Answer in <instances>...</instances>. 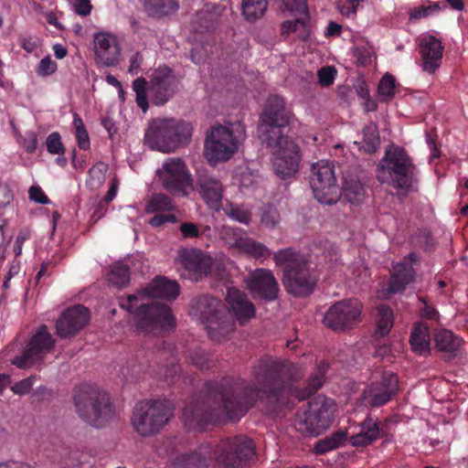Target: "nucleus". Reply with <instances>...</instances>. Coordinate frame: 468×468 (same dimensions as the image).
<instances>
[{"instance_id":"nucleus-1","label":"nucleus","mask_w":468,"mask_h":468,"mask_svg":"<svg viewBox=\"0 0 468 468\" xmlns=\"http://www.w3.org/2000/svg\"><path fill=\"white\" fill-rule=\"evenodd\" d=\"M252 376L259 387L234 377L207 383L205 390L191 397L183 409L184 427L203 431L210 424L239 421L258 399L270 402L271 410H276L284 403L292 384L302 378L303 372L292 362L262 356L252 366Z\"/></svg>"},{"instance_id":"nucleus-2","label":"nucleus","mask_w":468,"mask_h":468,"mask_svg":"<svg viewBox=\"0 0 468 468\" xmlns=\"http://www.w3.org/2000/svg\"><path fill=\"white\" fill-rule=\"evenodd\" d=\"M255 456V444L245 435L205 442L193 452L176 457L170 468H207L214 461L218 468H246Z\"/></svg>"},{"instance_id":"nucleus-3","label":"nucleus","mask_w":468,"mask_h":468,"mask_svg":"<svg viewBox=\"0 0 468 468\" xmlns=\"http://www.w3.org/2000/svg\"><path fill=\"white\" fill-rule=\"evenodd\" d=\"M189 314L206 325L207 335L213 341H224L235 330L233 314L229 307L213 295L200 294L194 297L190 302Z\"/></svg>"},{"instance_id":"nucleus-4","label":"nucleus","mask_w":468,"mask_h":468,"mask_svg":"<svg viewBox=\"0 0 468 468\" xmlns=\"http://www.w3.org/2000/svg\"><path fill=\"white\" fill-rule=\"evenodd\" d=\"M273 261L277 266L283 268L282 283L288 293L296 297H306L313 293L317 278L310 271L306 256L286 248L275 252Z\"/></svg>"},{"instance_id":"nucleus-5","label":"nucleus","mask_w":468,"mask_h":468,"mask_svg":"<svg viewBox=\"0 0 468 468\" xmlns=\"http://www.w3.org/2000/svg\"><path fill=\"white\" fill-rule=\"evenodd\" d=\"M377 177L381 183L410 191L417 187L420 171L403 148L390 146L378 165Z\"/></svg>"},{"instance_id":"nucleus-6","label":"nucleus","mask_w":468,"mask_h":468,"mask_svg":"<svg viewBox=\"0 0 468 468\" xmlns=\"http://www.w3.org/2000/svg\"><path fill=\"white\" fill-rule=\"evenodd\" d=\"M72 399L79 417L87 423L101 428L114 414L110 395L97 386L82 384L73 389Z\"/></svg>"},{"instance_id":"nucleus-7","label":"nucleus","mask_w":468,"mask_h":468,"mask_svg":"<svg viewBox=\"0 0 468 468\" xmlns=\"http://www.w3.org/2000/svg\"><path fill=\"white\" fill-rule=\"evenodd\" d=\"M147 85L144 78H137L133 82L136 103L144 112L149 108L147 90L154 104L164 105L173 97L177 87L173 70L167 66L158 67L152 74L149 87Z\"/></svg>"},{"instance_id":"nucleus-8","label":"nucleus","mask_w":468,"mask_h":468,"mask_svg":"<svg viewBox=\"0 0 468 468\" xmlns=\"http://www.w3.org/2000/svg\"><path fill=\"white\" fill-rule=\"evenodd\" d=\"M245 137V125L241 122L231 123L229 127L216 126L207 134L204 155L212 165L227 161L238 151Z\"/></svg>"},{"instance_id":"nucleus-9","label":"nucleus","mask_w":468,"mask_h":468,"mask_svg":"<svg viewBox=\"0 0 468 468\" xmlns=\"http://www.w3.org/2000/svg\"><path fill=\"white\" fill-rule=\"evenodd\" d=\"M174 410L175 406L168 399L139 401L133 411V427L143 437L154 436L169 422Z\"/></svg>"},{"instance_id":"nucleus-10","label":"nucleus","mask_w":468,"mask_h":468,"mask_svg":"<svg viewBox=\"0 0 468 468\" xmlns=\"http://www.w3.org/2000/svg\"><path fill=\"white\" fill-rule=\"evenodd\" d=\"M191 135L190 123L169 118L154 121L145 133V140L152 149L170 153L186 144Z\"/></svg>"},{"instance_id":"nucleus-11","label":"nucleus","mask_w":468,"mask_h":468,"mask_svg":"<svg viewBox=\"0 0 468 468\" xmlns=\"http://www.w3.org/2000/svg\"><path fill=\"white\" fill-rule=\"evenodd\" d=\"M336 411L334 399L318 396L308 402L307 409L297 411L294 427L303 435L318 436L331 426Z\"/></svg>"},{"instance_id":"nucleus-12","label":"nucleus","mask_w":468,"mask_h":468,"mask_svg":"<svg viewBox=\"0 0 468 468\" xmlns=\"http://www.w3.org/2000/svg\"><path fill=\"white\" fill-rule=\"evenodd\" d=\"M290 112L285 108L283 99L278 95L268 98L263 112L260 117L258 133L265 144H276L275 137L285 136L284 129L289 125Z\"/></svg>"},{"instance_id":"nucleus-13","label":"nucleus","mask_w":468,"mask_h":468,"mask_svg":"<svg viewBox=\"0 0 468 468\" xmlns=\"http://www.w3.org/2000/svg\"><path fill=\"white\" fill-rule=\"evenodd\" d=\"M164 188L176 197H188L195 194L193 179L181 159L168 158L156 171Z\"/></svg>"},{"instance_id":"nucleus-14","label":"nucleus","mask_w":468,"mask_h":468,"mask_svg":"<svg viewBox=\"0 0 468 468\" xmlns=\"http://www.w3.org/2000/svg\"><path fill=\"white\" fill-rule=\"evenodd\" d=\"M310 186L318 203L321 205L336 204L339 188L332 163L321 160L312 165Z\"/></svg>"},{"instance_id":"nucleus-15","label":"nucleus","mask_w":468,"mask_h":468,"mask_svg":"<svg viewBox=\"0 0 468 468\" xmlns=\"http://www.w3.org/2000/svg\"><path fill=\"white\" fill-rule=\"evenodd\" d=\"M362 309L356 299L338 301L324 313L323 324L335 333L351 330L360 322Z\"/></svg>"},{"instance_id":"nucleus-16","label":"nucleus","mask_w":468,"mask_h":468,"mask_svg":"<svg viewBox=\"0 0 468 468\" xmlns=\"http://www.w3.org/2000/svg\"><path fill=\"white\" fill-rule=\"evenodd\" d=\"M276 144H266L272 149L275 173L282 179L294 176L300 166L301 154L298 144L287 135L275 137Z\"/></svg>"},{"instance_id":"nucleus-17","label":"nucleus","mask_w":468,"mask_h":468,"mask_svg":"<svg viewBox=\"0 0 468 468\" xmlns=\"http://www.w3.org/2000/svg\"><path fill=\"white\" fill-rule=\"evenodd\" d=\"M56 340L48 332L46 324H41L36 333L31 336L29 343L22 355L14 357L12 364L19 368H27L36 361L50 353L55 346Z\"/></svg>"},{"instance_id":"nucleus-18","label":"nucleus","mask_w":468,"mask_h":468,"mask_svg":"<svg viewBox=\"0 0 468 468\" xmlns=\"http://www.w3.org/2000/svg\"><path fill=\"white\" fill-rule=\"evenodd\" d=\"M136 328L144 332H151L158 327L174 326V317L168 305L160 303L141 304L134 311Z\"/></svg>"},{"instance_id":"nucleus-19","label":"nucleus","mask_w":468,"mask_h":468,"mask_svg":"<svg viewBox=\"0 0 468 468\" xmlns=\"http://www.w3.org/2000/svg\"><path fill=\"white\" fill-rule=\"evenodd\" d=\"M176 263L181 277L198 282L208 275L212 268V259L198 249H183L178 251Z\"/></svg>"},{"instance_id":"nucleus-20","label":"nucleus","mask_w":468,"mask_h":468,"mask_svg":"<svg viewBox=\"0 0 468 468\" xmlns=\"http://www.w3.org/2000/svg\"><path fill=\"white\" fill-rule=\"evenodd\" d=\"M248 290L254 298L272 302L278 298L279 283L271 271L256 269L245 279Z\"/></svg>"},{"instance_id":"nucleus-21","label":"nucleus","mask_w":468,"mask_h":468,"mask_svg":"<svg viewBox=\"0 0 468 468\" xmlns=\"http://www.w3.org/2000/svg\"><path fill=\"white\" fill-rule=\"evenodd\" d=\"M399 390V379L392 372H384L378 381L364 390L365 400L371 407H380L388 403Z\"/></svg>"},{"instance_id":"nucleus-22","label":"nucleus","mask_w":468,"mask_h":468,"mask_svg":"<svg viewBox=\"0 0 468 468\" xmlns=\"http://www.w3.org/2000/svg\"><path fill=\"white\" fill-rule=\"evenodd\" d=\"M90 321L87 307L77 304L66 309L56 322V334L61 338L76 335Z\"/></svg>"},{"instance_id":"nucleus-23","label":"nucleus","mask_w":468,"mask_h":468,"mask_svg":"<svg viewBox=\"0 0 468 468\" xmlns=\"http://www.w3.org/2000/svg\"><path fill=\"white\" fill-rule=\"evenodd\" d=\"M94 48L98 63L106 67H113L118 64L121 48L114 35L106 32L95 34Z\"/></svg>"},{"instance_id":"nucleus-24","label":"nucleus","mask_w":468,"mask_h":468,"mask_svg":"<svg viewBox=\"0 0 468 468\" xmlns=\"http://www.w3.org/2000/svg\"><path fill=\"white\" fill-rule=\"evenodd\" d=\"M443 49L441 41L434 36H424L420 39L419 52L420 55V66L423 71L432 74L441 67Z\"/></svg>"},{"instance_id":"nucleus-25","label":"nucleus","mask_w":468,"mask_h":468,"mask_svg":"<svg viewBox=\"0 0 468 468\" xmlns=\"http://www.w3.org/2000/svg\"><path fill=\"white\" fill-rule=\"evenodd\" d=\"M226 301L229 304L234 316L239 323L243 325L255 316V306L250 302L247 294L235 288H229L227 291Z\"/></svg>"},{"instance_id":"nucleus-26","label":"nucleus","mask_w":468,"mask_h":468,"mask_svg":"<svg viewBox=\"0 0 468 468\" xmlns=\"http://www.w3.org/2000/svg\"><path fill=\"white\" fill-rule=\"evenodd\" d=\"M179 292L178 282L165 276H156L145 288L142 289V293L147 295V298L174 300Z\"/></svg>"},{"instance_id":"nucleus-27","label":"nucleus","mask_w":468,"mask_h":468,"mask_svg":"<svg viewBox=\"0 0 468 468\" xmlns=\"http://www.w3.org/2000/svg\"><path fill=\"white\" fill-rule=\"evenodd\" d=\"M197 189L207 205H221L223 186L219 180L213 177H200Z\"/></svg>"},{"instance_id":"nucleus-28","label":"nucleus","mask_w":468,"mask_h":468,"mask_svg":"<svg viewBox=\"0 0 468 468\" xmlns=\"http://www.w3.org/2000/svg\"><path fill=\"white\" fill-rule=\"evenodd\" d=\"M416 271L411 265L400 262L394 266V271L388 282V291L392 293L401 292L414 282Z\"/></svg>"},{"instance_id":"nucleus-29","label":"nucleus","mask_w":468,"mask_h":468,"mask_svg":"<svg viewBox=\"0 0 468 468\" xmlns=\"http://www.w3.org/2000/svg\"><path fill=\"white\" fill-rule=\"evenodd\" d=\"M340 196L344 201L348 202L350 205H359L364 202L366 190L356 177H349L347 175H345Z\"/></svg>"},{"instance_id":"nucleus-30","label":"nucleus","mask_w":468,"mask_h":468,"mask_svg":"<svg viewBox=\"0 0 468 468\" xmlns=\"http://www.w3.org/2000/svg\"><path fill=\"white\" fill-rule=\"evenodd\" d=\"M380 436V430L378 423L374 421L371 418L367 417L362 422V431L350 437V443L356 447L367 446Z\"/></svg>"},{"instance_id":"nucleus-31","label":"nucleus","mask_w":468,"mask_h":468,"mask_svg":"<svg viewBox=\"0 0 468 468\" xmlns=\"http://www.w3.org/2000/svg\"><path fill=\"white\" fill-rule=\"evenodd\" d=\"M231 245L256 259L271 256V250L264 244L248 237H239Z\"/></svg>"},{"instance_id":"nucleus-32","label":"nucleus","mask_w":468,"mask_h":468,"mask_svg":"<svg viewBox=\"0 0 468 468\" xmlns=\"http://www.w3.org/2000/svg\"><path fill=\"white\" fill-rule=\"evenodd\" d=\"M178 8V0H145L144 2L145 12L153 17H164L173 15Z\"/></svg>"},{"instance_id":"nucleus-33","label":"nucleus","mask_w":468,"mask_h":468,"mask_svg":"<svg viewBox=\"0 0 468 468\" xmlns=\"http://www.w3.org/2000/svg\"><path fill=\"white\" fill-rule=\"evenodd\" d=\"M411 349L418 355L430 352L429 327L422 323H418L412 329L410 338Z\"/></svg>"},{"instance_id":"nucleus-34","label":"nucleus","mask_w":468,"mask_h":468,"mask_svg":"<svg viewBox=\"0 0 468 468\" xmlns=\"http://www.w3.org/2000/svg\"><path fill=\"white\" fill-rule=\"evenodd\" d=\"M435 348L439 352L455 354L461 346L462 339L447 329H441L434 334Z\"/></svg>"},{"instance_id":"nucleus-35","label":"nucleus","mask_w":468,"mask_h":468,"mask_svg":"<svg viewBox=\"0 0 468 468\" xmlns=\"http://www.w3.org/2000/svg\"><path fill=\"white\" fill-rule=\"evenodd\" d=\"M347 436L346 431H338L330 436L316 441L314 446V452L316 454H324L332 450L338 448L346 441Z\"/></svg>"},{"instance_id":"nucleus-36","label":"nucleus","mask_w":468,"mask_h":468,"mask_svg":"<svg viewBox=\"0 0 468 468\" xmlns=\"http://www.w3.org/2000/svg\"><path fill=\"white\" fill-rule=\"evenodd\" d=\"M291 33H295L300 40H307L310 36L308 25L303 18H296L295 20H286L281 26V34L288 37Z\"/></svg>"},{"instance_id":"nucleus-37","label":"nucleus","mask_w":468,"mask_h":468,"mask_svg":"<svg viewBox=\"0 0 468 468\" xmlns=\"http://www.w3.org/2000/svg\"><path fill=\"white\" fill-rule=\"evenodd\" d=\"M107 280L113 285L122 288L130 282V269L122 262H115L110 266Z\"/></svg>"},{"instance_id":"nucleus-38","label":"nucleus","mask_w":468,"mask_h":468,"mask_svg":"<svg viewBox=\"0 0 468 468\" xmlns=\"http://www.w3.org/2000/svg\"><path fill=\"white\" fill-rule=\"evenodd\" d=\"M268 7V0H242V13L247 20L261 17Z\"/></svg>"},{"instance_id":"nucleus-39","label":"nucleus","mask_w":468,"mask_h":468,"mask_svg":"<svg viewBox=\"0 0 468 468\" xmlns=\"http://www.w3.org/2000/svg\"><path fill=\"white\" fill-rule=\"evenodd\" d=\"M328 369V366L324 363H322L318 366L316 370L313 372L307 381L306 386L304 388V396L309 397L314 394L324 382V375Z\"/></svg>"},{"instance_id":"nucleus-40","label":"nucleus","mask_w":468,"mask_h":468,"mask_svg":"<svg viewBox=\"0 0 468 468\" xmlns=\"http://www.w3.org/2000/svg\"><path fill=\"white\" fill-rule=\"evenodd\" d=\"M380 144L378 127L375 123H370L363 129L362 147L367 153L372 154L377 151Z\"/></svg>"},{"instance_id":"nucleus-41","label":"nucleus","mask_w":468,"mask_h":468,"mask_svg":"<svg viewBox=\"0 0 468 468\" xmlns=\"http://www.w3.org/2000/svg\"><path fill=\"white\" fill-rule=\"evenodd\" d=\"M410 239L415 247L425 251H431L436 247L435 239L428 229H419Z\"/></svg>"},{"instance_id":"nucleus-42","label":"nucleus","mask_w":468,"mask_h":468,"mask_svg":"<svg viewBox=\"0 0 468 468\" xmlns=\"http://www.w3.org/2000/svg\"><path fill=\"white\" fill-rule=\"evenodd\" d=\"M379 318L377 324V334L384 336L388 335L393 325L392 310L389 306L382 304L378 306Z\"/></svg>"},{"instance_id":"nucleus-43","label":"nucleus","mask_w":468,"mask_h":468,"mask_svg":"<svg viewBox=\"0 0 468 468\" xmlns=\"http://www.w3.org/2000/svg\"><path fill=\"white\" fill-rule=\"evenodd\" d=\"M73 126L78 146L81 150L90 148V136L81 117L78 113L73 114Z\"/></svg>"},{"instance_id":"nucleus-44","label":"nucleus","mask_w":468,"mask_h":468,"mask_svg":"<svg viewBox=\"0 0 468 468\" xmlns=\"http://www.w3.org/2000/svg\"><path fill=\"white\" fill-rule=\"evenodd\" d=\"M191 363L199 369H207L215 366L210 355L200 347H196L189 352Z\"/></svg>"},{"instance_id":"nucleus-45","label":"nucleus","mask_w":468,"mask_h":468,"mask_svg":"<svg viewBox=\"0 0 468 468\" xmlns=\"http://www.w3.org/2000/svg\"><path fill=\"white\" fill-rule=\"evenodd\" d=\"M215 21L213 19V15L207 11H201L197 13L195 21L193 23V27L200 32H210L214 29Z\"/></svg>"},{"instance_id":"nucleus-46","label":"nucleus","mask_w":468,"mask_h":468,"mask_svg":"<svg viewBox=\"0 0 468 468\" xmlns=\"http://www.w3.org/2000/svg\"><path fill=\"white\" fill-rule=\"evenodd\" d=\"M282 6L295 16H309V9L306 0H282Z\"/></svg>"},{"instance_id":"nucleus-47","label":"nucleus","mask_w":468,"mask_h":468,"mask_svg":"<svg viewBox=\"0 0 468 468\" xmlns=\"http://www.w3.org/2000/svg\"><path fill=\"white\" fill-rule=\"evenodd\" d=\"M47 151L51 154L64 155L65 146L58 132L51 133L46 139Z\"/></svg>"},{"instance_id":"nucleus-48","label":"nucleus","mask_w":468,"mask_h":468,"mask_svg":"<svg viewBox=\"0 0 468 468\" xmlns=\"http://www.w3.org/2000/svg\"><path fill=\"white\" fill-rule=\"evenodd\" d=\"M216 211H219L220 207H215ZM227 216L240 223H249L250 220V213L241 209L239 207H221Z\"/></svg>"},{"instance_id":"nucleus-49","label":"nucleus","mask_w":468,"mask_h":468,"mask_svg":"<svg viewBox=\"0 0 468 468\" xmlns=\"http://www.w3.org/2000/svg\"><path fill=\"white\" fill-rule=\"evenodd\" d=\"M378 93L388 99H391L395 95V79L390 74L382 77L378 84Z\"/></svg>"},{"instance_id":"nucleus-50","label":"nucleus","mask_w":468,"mask_h":468,"mask_svg":"<svg viewBox=\"0 0 468 468\" xmlns=\"http://www.w3.org/2000/svg\"><path fill=\"white\" fill-rule=\"evenodd\" d=\"M280 220V214L276 207H265L261 213V223L269 228H273Z\"/></svg>"},{"instance_id":"nucleus-51","label":"nucleus","mask_w":468,"mask_h":468,"mask_svg":"<svg viewBox=\"0 0 468 468\" xmlns=\"http://www.w3.org/2000/svg\"><path fill=\"white\" fill-rule=\"evenodd\" d=\"M363 0H338L337 7L340 13L346 16H352L356 14L357 8Z\"/></svg>"},{"instance_id":"nucleus-52","label":"nucleus","mask_w":468,"mask_h":468,"mask_svg":"<svg viewBox=\"0 0 468 468\" xmlns=\"http://www.w3.org/2000/svg\"><path fill=\"white\" fill-rule=\"evenodd\" d=\"M336 70L333 67H322L318 72V81L324 87L332 85L335 81Z\"/></svg>"},{"instance_id":"nucleus-53","label":"nucleus","mask_w":468,"mask_h":468,"mask_svg":"<svg viewBox=\"0 0 468 468\" xmlns=\"http://www.w3.org/2000/svg\"><path fill=\"white\" fill-rule=\"evenodd\" d=\"M22 147L27 154H32L37 147V135L34 131H27L21 141Z\"/></svg>"},{"instance_id":"nucleus-54","label":"nucleus","mask_w":468,"mask_h":468,"mask_svg":"<svg viewBox=\"0 0 468 468\" xmlns=\"http://www.w3.org/2000/svg\"><path fill=\"white\" fill-rule=\"evenodd\" d=\"M28 196H29V199L32 202L38 203L41 205H47L48 203H49V199H48V196L45 194L43 189L37 185L32 186L29 188Z\"/></svg>"},{"instance_id":"nucleus-55","label":"nucleus","mask_w":468,"mask_h":468,"mask_svg":"<svg viewBox=\"0 0 468 468\" xmlns=\"http://www.w3.org/2000/svg\"><path fill=\"white\" fill-rule=\"evenodd\" d=\"M34 379H35L34 377L24 378V379L16 382L14 386H12L11 390L15 394H17L19 396L26 395L31 390V388L33 387Z\"/></svg>"},{"instance_id":"nucleus-56","label":"nucleus","mask_w":468,"mask_h":468,"mask_svg":"<svg viewBox=\"0 0 468 468\" xmlns=\"http://www.w3.org/2000/svg\"><path fill=\"white\" fill-rule=\"evenodd\" d=\"M57 70V64L49 56L43 58L37 67V73L42 76H47L54 73Z\"/></svg>"},{"instance_id":"nucleus-57","label":"nucleus","mask_w":468,"mask_h":468,"mask_svg":"<svg viewBox=\"0 0 468 468\" xmlns=\"http://www.w3.org/2000/svg\"><path fill=\"white\" fill-rule=\"evenodd\" d=\"M176 217L171 213L155 214L149 219V224L153 227H160L166 222H176Z\"/></svg>"},{"instance_id":"nucleus-58","label":"nucleus","mask_w":468,"mask_h":468,"mask_svg":"<svg viewBox=\"0 0 468 468\" xmlns=\"http://www.w3.org/2000/svg\"><path fill=\"white\" fill-rule=\"evenodd\" d=\"M18 43L21 48L27 53H33L38 48V41L36 37H27L20 36L18 37Z\"/></svg>"},{"instance_id":"nucleus-59","label":"nucleus","mask_w":468,"mask_h":468,"mask_svg":"<svg viewBox=\"0 0 468 468\" xmlns=\"http://www.w3.org/2000/svg\"><path fill=\"white\" fill-rule=\"evenodd\" d=\"M143 56L140 52H135L130 58V66L128 72L132 75H137L141 69L143 64Z\"/></svg>"},{"instance_id":"nucleus-60","label":"nucleus","mask_w":468,"mask_h":468,"mask_svg":"<svg viewBox=\"0 0 468 468\" xmlns=\"http://www.w3.org/2000/svg\"><path fill=\"white\" fill-rule=\"evenodd\" d=\"M29 236L30 231L27 229L19 231L14 245V252L16 257L21 255L23 243L29 238Z\"/></svg>"},{"instance_id":"nucleus-61","label":"nucleus","mask_w":468,"mask_h":468,"mask_svg":"<svg viewBox=\"0 0 468 468\" xmlns=\"http://www.w3.org/2000/svg\"><path fill=\"white\" fill-rule=\"evenodd\" d=\"M420 302L424 303V306L420 309V315L423 318L430 319V320H438L439 319V313L438 311L433 307L427 303L426 301H424L423 298H419Z\"/></svg>"},{"instance_id":"nucleus-62","label":"nucleus","mask_w":468,"mask_h":468,"mask_svg":"<svg viewBox=\"0 0 468 468\" xmlns=\"http://www.w3.org/2000/svg\"><path fill=\"white\" fill-rule=\"evenodd\" d=\"M91 8L90 0H75L74 10L78 15L86 16L90 14Z\"/></svg>"},{"instance_id":"nucleus-63","label":"nucleus","mask_w":468,"mask_h":468,"mask_svg":"<svg viewBox=\"0 0 468 468\" xmlns=\"http://www.w3.org/2000/svg\"><path fill=\"white\" fill-rule=\"evenodd\" d=\"M13 200L14 197L10 187L0 182V205H10Z\"/></svg>"},{"instance_id":"nucleus-64","label":"nucleus","mask_w":468,"mask_h":468,"mask_svg":"<svg viewBox=\"0 0 468 468\" xmlns=\"http://www.w3.org/2000/svg\"><path fill=\"white\" fill-rule=\"evenodd\" d=\"M180 231L186 238H196L199 236V230L194 223H183L180 226Z\"/></svg>"}]
</instances>
